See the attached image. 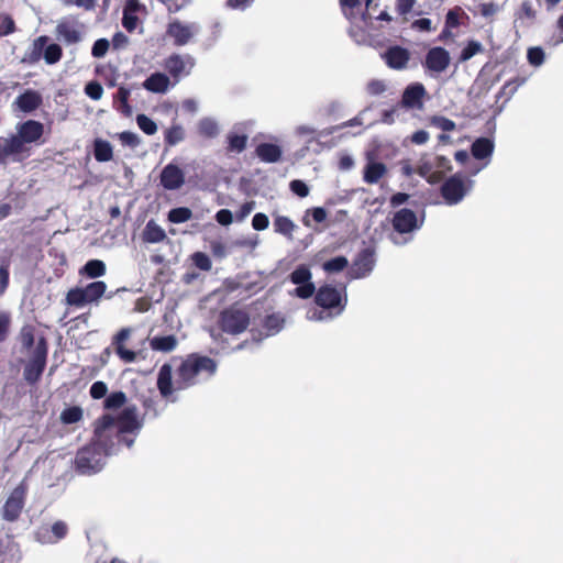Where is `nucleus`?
<instances>
[{
    "mask_svg": "<svg viewBox=\"0 0 563 563\" xmlns=\"http://www.w3.org/2000/svg\"><path fill=\"white\" fill-rule=\"evenodd\" d=\"M142 427L135 406L125 407L117 419L104 415L96 422L93 441L76 455L78 472L90 475L101 471L106 457L114 452V445L123 443L131 448Z\"/></svg>",
    "mask_w": 563,
    "mask_h": 563,
    "instance_id": "f257e3e1",
    "label": "nucleus"
},
{
    "mask_svg": "<svg viewBox=\"0 0 563 563\" xmlns=\"http://www.w3.org/2000/svg\"><path fill=\"white\" fill-rule=\"evenodd\" d=\"M217 371V363L207 356L192 354L177 369L173 380L172 366L164 364L158 372L157 388L163 398L175 401V391L184 390L209 379Z\"/></svg>",
    "mask_w": 563,
    "mask_h": 563,
    "instance_id": "f03ea898",
    "label": "nucleus"
},
{
    "mask_svg": "<svg viewBox=\"0 0 563 563\" xmlns=\"http://www.w3.org/2000/svg\"><path fill=\"white\" fill-rule=\"evenodd\" d=\"M107 290V285L101 282H92L84 287H75L68 290L66 303L76 308H84L87 305L98 303Z\"/></svg>",
    "mask_w": 563,
    "mask_h": 563,
    "instance_id": "7ed1b4c3",
    "label": "nucleus"
},
{
    "mask_svg": "<svg viewBox=\"0 0 563 563\" xmlns=\"http://www.w3.org/2000/svg\"><path fill=\"white\" fill-rule=\"evenodd\" d=\"M200 32L201 25L198 22L179 19L170 20L166 27V36L178 47L194 44Z\"/></svg>",
    "mask_w": 563,
    "mask_h": 563,
    "instance_id": "20e7f679",
    "label": "nucleus"
},
{
    "mask_svg": "<svg viewBox=\"0 0 563 563\" xmlns=\"http://www.w3.org/2000/svg\"><path fill=\"white\" fill-rule=\"evenodd\" d=\"M393 228L396 234L390 235V240L394 244L402 245L410 240L409 238H402L401 235H410L413 231L420 228L416 213L407 208L398 210L393 218Z\"/></svg>",
    "mask_w": 563,
    "mask_h": 563,
    "instance_id": "39448f33",
    "label": "nucleus"
},
{
    "mask_svg": "<svg viewBox=\"0 0 563 563\" xmlns=\"http://www.w3.org/2000/svg\"><path fill=\"white\" fill-rule=\"evenodd\" d=\"M288 278L294 285H297L294 290L289 291L291 297L308 299L314 295L316 286L312 283V273L307 265H298Z\"/></svg>",
    "mask_w": 563,
    "mask_h": 563,
    "instance_id": "423d86ee",
    "label": "nucleus"
},
{
    "mask_svg": "<svg viewBox=\"0 0 563 563\" xmlns=\"http://www.w3.org/2000/svg\"><path fill=\"white\" fill-rule=\"evenodd\" d=\"M316 303L323 309H329L334 314L339 316L345 308L346 296L342 291L331 285L321 286L314 292Z\"/></svg>",
    "mask_w": 563,
    "mask_h": 563,
    "instance_id": "0eeeda50",
    "label": "nucleus"
},
{
    "mask_svg": "<svg viewBox=\"0 0 563 563\" xmlns=\"http://www.w3.org/2000/svg\"><path fill=\"white\" fill-rule=\"evenodd\" d=\"M472 186L473 180L464 179L462 175L455 174L443 183L441 194L445 202L452 206L462 201Z\"/></svg>",
    "mask_w": 563,
    "mask_h": 563,
    "instance_id": "6e6552de",
    "label": "nucleus"
},
{
    "mask_svg": "<svg viewBox=\"0 0 563 563\" xmlns=\"http://www.w3.org/2000/svg\"><path fill=\"white\" fill-rule=\"evenodd\" d=\"M47 344L44 338H41L33 351L31 360L25 365L23 376L29 384H35L42 376L46 365Z\"/></svg>",
    "mask_w": 563,
    "mask_h": 563,
    "instance_id": "1a4fd4ad",
    "label": "nucleus"
},
{
    "mask_svg": "<svg viewBox=\"0 0 563 563\" xmlns=\"http://www.w3.org/2000/svg\"><path fill=\"white\" fill-rule=\"evenodd\" d=\"M85 33V25L75 16L62 18L56 25V37L66 45H74L81 42Z\"/></svg>",
    "mask_w": 563,
    "mask_h": 563,
    "instance_id": "9d476101",
    "label": "nucleus"
},
{
    "mask_svg": "<svg viewBox=\"0 0 563 563\" xmlns=\"http://www.w3.org/2000/svg\"><path fill=\"white\" fill-rule=\"evenodd\" d=\"M27 487L24 482L20 483L9 495L3 507L2 518L5 521H16L24 508Z\"/></svg>",
    "mask_w": 563,
    "mask_h": 563,
    "instance_id": "9b49d317",
    "label": "nucleus"
},
{
    "mask_svg": "<svg viewBox=\"0 0 563 563\" xmlns=\"http://www.w3.org/2000/svg\"><path fill=\"white\" fill-rule=\"evenodd\" d=\"M30 155V147H24L15 134L0 137V164H7L9 159L21 162Z\"/></svg>",
    "mask_w": 563,
    "mask_h": 563,
    "instance_id": "f8f14e48",
    "label": "nucleus"
},
{
    "mask_svg": "<svg viewBox=\"0 0 563 563\" xmlns=\"http://www.w3.org/2000/svg\"><path fill=\"white\" fill-rule=\"evenodd\" d=\"M250 322L249 314L235 308H229L222 311L220 317L221 329L230 334H239L243 332Z\"/></svg>",
    "mask_w": 563,
    "mask_h": 563,
    "instance_id": "ddd939ff",
    "label": "nucleus"
},
{
    "mask_svg": "<svg viewBox=\"0 0 563 563\" xmlns=\"http://www.w3.org/2000/svg\"><path fill=\"white\" fill-rule=\"evenodd\" d=\"M15 135L22 142L24 147H29L32 143H38L44 134L43 123L35 120H27L18 123L15 126Z\"/></svg>",
    "mask_w": 563,
    "mask_h": 563,
    "instance_id": "4468645a",
    "label": "nucleus"
},
{
    "mask_svg": "<svg viewBox=\"0 0 563 563\" xmlns=\"http://www.w3.org/2000/svg\"><path fill=\"white\" fill-rule=\"evenodd\" d=\"M375 266L374 252L369 249L361 251L349 268V276L352 279L366 277Z\"/></svg>",
    "mask_w": 563,
    "mask_h": 563,
    "instance_id": "2eb2a0df",
    "label": "nucleus"
},
{
    "mask_svg": "<svg viewBox=\"0 0 563 563\" xmlns=\"http://www.w3.org/2000/svg\"><path fill=\"white\" fill-rule=\"evenodd\" d=\"M195 64V58L189 54H173L165 60V68L174 78H176V80H178L180 76L189 75Z\"/></svg>",
    "mask_w": 563,
    "mask_h": 563,
    "instance_id": "dca6fc26",
    "label": "nucleus"
},
{
    "mask_svg": "<svg viewBox=\"0 0 563 563\" xmlns=\"http://www.w3.org/2000/svg\"><path fill=\"white\" fill-rule=\"evenodd\" d=\"M495 144L494 141L487 137H479L476 139L472 146H471V153L472 156L478 161H485L482 166H477L475 168H472L470 170L471 175H476L479 173L484 167H486L489 162L490 157L494 153Z\"/></svg>",
    "mask_w": 563,
    "mask_h": 563,
    "instance_id": "f3484780",
    "label": "nucleus"
},
{
    "mask_svg": "<svg viewBox=\"0 0 563 563\" xmlns=\"http://www.w3.org/2000/svg\"><path fill=\"white\" fill-rule=\"evenodd\" d=\"M451 62L449 52L443 47H432L428 51L423 66L432 74H441L446 70Z\"/></svg>",
    "mask_w": 563,
    "mask_h": 563,
    "instance_id": "a211bd4d",
    "label": "nucleus"
},
{
    "mask_svg": "<svg viewBox=\"0 0 563 563\" xmlns=\"http://www.w3.org/2000/svg\"><path fill=\"white\" fill-rule=\"evenodd\" d=\"M380 56L389 68L396 70L405 69L410 60V52L398 45L388 47Z\"/></svg>",
    "mask_w": 563,
    "mask_h": 563,
    "instance_id": "6ab92c4d",
    "label": "nucleus"
},
{
    "mask_svg": "<svg viewBox=\"0 0 563 563\" xmlns=\"http://www.w3.org/2000/svg\"><path fill=\"white\" fill-rule=\"evenodd\" d=\"M146 8L139 0H125L122 25L128 32H133L140 24L139 14L145 13Z\"/></svg>",
    "mask_w": 563,
    "mask_h": 563,
    "instance_id": "aec40b11",
    "label": "nucleus"
},
{
    "mask_svg": "<svg viewBox=\"0 0 563 563\" xmlns=\"http://www.w3.org/2000/svg\"><path fill=\"white\" fill-rule=\"evenodd\" d=\"M185 184V174L180 167L170 163L161 173V185L167 190H177Z\"/></svg>",
    "mask_w": 563,
    "mask_h": 563,
    "instance_id": "412c9836",
    "label": "nucleus"
},
{
    "mask_svg": "<svg viewBox=\"0 0 563 563\" xmlns=\"http://www.w3.org/2000/svg\"><path fill=\"white\" fill-rule=\"evenodd\" d=\"M131 328L121 329L112 340L117 355L125 363H133L136 360V352L124 347V342L130 339Z\"/></svg>",
    "mask_w": 563,
    "mask_h": 563,
    "instance_id": "4be33fe9",
    "label": "nucleus"
},
{
    "mask_svg": "<svg viewBox=\"0 0 563 563\" xmlns=\"http://www.w3.org/2000/svg\"><path fill=\"white\" fill-rule=\"evenodd\" d=\"M424 95L426 89L422 84H411L405 89L401 103L404 107L409 109H420L422 107V99Z\"/></svg>",
    "mask_w": 563,
    "mask_h": 563,
    "instance_id": "5701e85b",
    "label": "nucleus"
},
{
    "mask_svg": "<svg viewBox=\"0 0 563 563\" xmlns=\"http://www.w3.org/2000/svg\"><path fill=\"white\" fill-rule=\"evenodd\" d=\"M14 103L22 112L30 113L41 106L42 97L37 91L29 89L20 95Z\"/></svg>",
    "mask_w": 563,
    "mask_h": 563,
    "instance_id": "b1692460",
    "label": "nucleus"
},
{
    "mask_svg": "<svg viewBox=\"0 0 563 563\" xmlns=\"http://www.w3.org/2000/svg\"><path fill=\"white\" fill-rule=\"evenodd\" d=\"M169 86V77L163 73H154L143 82L144 89L154 93H165Z\"/></svg>",
    "mask_w": 563,
    "mask_h": 563,
    "instance_id": "393cba45",
    "label": "nucleus"
},
{
    "mask_svg": "<svg viewBox=\"0 0 563 563\" xmlns=\"http://www.w3.org/2000/svg\"><path fill=\"white\" fill-rule=\"evenodd\" d=\"M274 231L284 235L287 240H294V231L297 229L296 223L288 217L275 216L273 222Z\"/></svg>",
    "mask_w": 563,
    "mask_h": 563,
    "instance_id": "a878e982",
    "label": "nucleus"
},
{
    "mask_svg": "<svg viewBox=\"0 0 563 563\" xmlns=\"http://www.w3.org/2000/svg\"><path fill=\"white\" fill-rule=\"evenodd\" d=\"M385 164L369 161L364 167L363 179L367 184H376L386 174Z\"/></svg>",
    "mask_w": 563,
    "mask_h": 563,
    "instance_id": "bb28decb",
    "label": "nucleus"
},
{
    "mask_svg": "<svg viewBox=\"0 0 563 563\" xmlns=\"http://www.w3.org/2000/svg\"><path fill=\"white\" fill-rule=\"evenodd\" d=\"M257 156L266 163H276L280 159L282 150L272 143H262L256 147Z\"/></svg>",
    "mask_w": 563,
    "mask_h": 563,
    "instance_id": "cd10ccee",
    "label": "nucleus"
},
{
    "mask_svg": "<svg viewBox=\"0 0 563 563\" xmlns=\"http://www.w3.org/2000/svg\"><path fill=\"white\" fill-rule=\"evenodd\" d=\"M177 343L178 341L175 335L154 336L150 340V346L152 350L164 353L174 351Z\"/></svg>",
    "mask_w": 563,
    "mask_h": 563,
    "instance_id": "c85d7f7f",
    "label": "nucleus"
},
{
    "mask_svg": "<svg viewBox=\"0 0 563 563\" xmlns=\"http://www.w3.org/2000/svg\"><path fill=\"white\" fill-rule=\"evenodd\" d=\"M165 239V231L155 221L150 220L143 231V240L147 243H159Z\"/></svg>",
    "mask_w": 563,
    "mask_h": 563,
    "instance_id": "c756f323",
    "label": "nucleus"
},
{
    "mask_svg": "<svg viewBox=\"0 0 563 563\" xmlns=\"http://www.w3.org/2000/svg\"><path fill=\"white\" fill-rule=\"evenodd\" d=\"M93 154L98 162H109L113 157L112 146L108 141L98 139L93 144Z\"/></svg>",
    "mask_w": 563,
    "mask_h": 563,
    "instance_id": "7c9ffc66",
    "label": "nucleus"
},
{
    "mask_svg": "<svg viewBox=\"0 0 563 563\" xmlns=\"http://www.w3.org/2000/svg\"><path fill=\"white\" fill-rule=\"evenodd\" d=\"M79 274L90 278H98L106 274V265L100 260H90L79 271Z\"/></svg>",
    "mask_w": 563,
    "mask_h": 563,
    "instance_id": "2f4dec72",
    "label": "nucleus"
},
{
    "mask_svg": "<svg viewBox=\"0 0 563 563\" xmlns=\"http://www.w3.org/2000/svg\"><path fill=\"white\" fill-rule=\"evenodd\" d=\"M47 41H48L47 36L43 35V36L37 37L33 42L30 52L26 53L24 60H29L30 63L38 62L41 59L42 55H44V48L47 44Z\"/></svg>",
    "mask_w": 563,
    "mask_h": 563,
    "instance_id": "473e14b6",
    "label": "nucleus"
},
{
    "mask_svg": "<svg viewBox=\"0 0 563 563\" xmlns=\"http://www.w3.org/2000/svg\"><path fill=\"white\" fill-rule=\"evenodd\" d=\"M198 131L207 137H214L219 134L218 122L212 118H203L198 123Z\"/></svg>",
    "mask_w": 563,
    "mask_h": 563,
    "instance_id": "72a5a7b5",
    "label": "nucleus"
},
{
    "mask_svg": "<svg viewBox=\"0 0 563 563\" xmlns=\"http://www.w3.org/2000/svg\"><path fill=\"white\" fill-rule=\"evenodd\" d=\"M463 19H468V16L461 7L449 10L445 16L446 29L457 27Z\"/></svg>",
    "mask_w": 563,
    "mask_h": 563,
    "instance_id": "f704fd0d",
    "label": "nucleus"
},
{
    "mask_svg": "<svg viewBox=\"0 0 563 563\" xmlns=\"http://www.w3.org/2000/svg\"><path fill=\"white\" fill-rule=\"evenodd\" d=\"M284 327V318L280 314H271L264 321L266 335H274Z\"/></svg>",
    "mask_w": 563,
    "mask_h": 563,
    "instance_id": "c9c22d12",
    "label": "nucleus"
},
{
    "mask_svg": "<svg viewBox=\"0 0 563 563\" xmlns=\"http://www.w3.org/2000/svg\"><path fill=\"white\" fill-rule=\"evenodd\" d=\"M309 216L312 217V220L317 223H322L327 220V211L324 208L322 207H314V208H311V209H308L305 213V216L302 217V223L305 227H311V222H310V219H309Z\"/></svg>",
    "mask_w": 563,
    "mask_h": 563,
    "instance_id": "e433bc0d",
    "label": "nucleus"
},
{
    "mask_svg": "<svg viewBox=\"0 0 563 563\" xmlns=\"http://www.w3.org/2000/svg\"><path fill=\"white\" fill-rule=\"evenodd\" d=\"M185 139V131L181 125L174 124L165 132V142L169 146H174Z\"/></svg>",
    "mask_w": 563,
    "mask_h": 563,
    "instance_id": "4c0bfd02",
    "label": "nucleus"
},
{
    "mask_svg": "<svg viewBox=\"0 0 563 563\" xmlns=\"http://www.w3.org/2000/svg\"><path fill=\"white\" fill-rule=\"evenodd\" d=\"M349 261L344 256H336L323 263L322 267L327 273H339L346 268Z\"/></svg>",
    "mask_w": 563,
    "mask_h": 563,
    "instance_id": "58836bf2",
    "label": "nucleus"
},
{
    "mask_svg": "<svg viewBox=\"0 0 563 563\" xmlns=\"http://www.w3.org/2000/svg\"><path fill=\"white\" fill-rule=\"evenodd\" d=\"M192 212L186 207L174 208L168 212V220L173 223H183L190 220Z\"/></svg>",
    "mask_w": 563,
    "mask_h": 563,
    "instance_id": "ea45409f",
    "label": "nucleus"
},
{
    "mask_svg": "<svg viewBox=\"0 0 563 563\" xmlns=\"http://www.w3.org/2000/svg\"><path fill=\"white\" fill-rule=\"evenodd\" d=\"M62 55V47L54 43L45 46L43 57L46 64L53 65L60 60Z\"/></svg>",
    "mask_w": 563,
    "mask_h": 563,
    "instance_id": "a19ab883",
    "label": "nucleus"
},
{
    "mask_svg": "<svg viewBox=\"0 0 563 563\" xmlns=\"http://www.w3.org/2000/svg\"><path fill=\"white\" fill-rule=\"evenodd\" d=\"M82 418V410L79 407H69L63 410L60 419L66 424L78 422Z\"/></svg>",
    "mask_w": 563,
    "mask_h": 563,
    "instance_id": "79ce46f5",
    "label": "nucleus"
},
{
    "mask_svg": "<svg viewBox=\"0 0 563 563\" xmlns=\"http://www.w3.org/2000/svg\"><path fill=\"white\" fill-rule=\"evenodd\" d=\"M336 314H334L329 309H318V308H311L307 311V319L310 321H324V320H331Z\"/></svg>",
    "mask_w": 563,
    "mask_h": 563,
    "instance_id": "37998d69",
    "label": "nucleus"
},
{
    "mask_svg": "<svg viewBox=\"0 0 563 563\" xmlns=\"http://www.w3.org/2000/svg\"><path fill=\"white\" fill-rule=\"evenodd\" d=\"M136 123L139 128L147 135H153L157 131L156 123L145 114H137Z\"/></svg>",
    "mask_w": 563,
    "mask_h": 563,
    "instance_id": "c03bdc74",
    "label": "nucleus"
},
{
    "mask_svg": "<svg viewBox=\"0 0 563 563\" xmlns=\"http://www.w3.org/2000/svg\"><path fill=\"white\" fill-rule=\"evenodd\" d=\"M247 136L230 133L228 135L229 150L241 153L246 146Z\"/></svg>",
    "mask_w": 563,
    "mask_h": 563,
    "instance_id": "a18cd8bd",
    "label": "nucleus"
},
{
    "mask_svg": "<svg viewBox=\"0 0 563 563\" xmlns=\"http://www.w3.org/2000/svg\"><path fill=\"white\" fill-rule=\"evenodd\" d=\"M482 49L483 46L479 42L470 41L461 52L460 62H466L471 59L474 55L482 52Z\"/></svg>",
    "mask_w": 563,
    "mask_h": 563,
    "instance_id": "49530a36",
    "label": "nucleus"
},
{
    "mask_svg": "<svg viewBox=\"0 0 563 563\" xmlns=\"http://www.w3.org/2000/svg\"><path fill=\"white\" fill-rule=\"evenodd\" d=\"M35 539L42 544L56 543V538L52 534V530L47 526L40 527L35 532Z\"/></svg>",
    "mask_w": 563,
    "mask_h": 563,
    "instance_id": "de8ad7c7",
    "label": "nucleus"
},
{
    "mask_svg": "<svg viewBox=\"0 0 563 563\" xmlns=\"http://www.w3.org/2000/svg\"><path fill=\"white\" fill-rule=\"evenodd\" d=\"M118 136L122 145L129 146L131 148H135L141 144L140 136L134 132L124 131L119 133Z\"/></svg>",
    "mask_w": 563,
    "mask_h": 563,
    "instance_id": "09e8293b",
    "label": "nucleus"
},
{
    "mask_svg": "<svg viewBox=\"0 0 563 563\" xmlns=\"http://www.w3.org/2000/svg\"><path fill=\"white\" fill-rule=\"evenodd\" d=\"M126 400L125 394L122 391H117L109 395L104 400V406L108 409H117L124 405Z\"/></svg>",
    "mask_w": 563,
    "mask_h": 563,
    "instance_id": "8fccbe9b",
    "label": "nucleus"
},
{
    "mask_svg": "<svg viewBox=\"0 0 563 563\" xmlns=\"http://www.w3.org/2000/svg\"><path fill=\"white\" fill-rule=\"evenodd\" d=\"M431 124L444 132L453 131L456 128L454 121L441 115L433 117L431 119Z\"/></svg>",
    "mask_w": 563,
    "mask_h": 563,
    "instance_id": "3c124183",
    "label": "nucleus"
},
{
    "mask_svg": "<svg viewBox=\"0 0 563 563\" xmlns=\"http://www.w3.org/2000/svg\"><path fill=\"white\" fill-rule=\"evenodd\" d=\"M20 341L25 349H31L34 344V329L32 325H24L20 332Z\"/></svg>",
    "mask_w": 563,
    "mask_h": 563,
    "instance_id": "603ef678",
    "label": "nucleus"
},
{
    "mask_svg": "<svg viewBox=\"0 0 563 563\" xmlns=\"http://www.w3.org/2000/svg\"><path fill=\"white\" fill-rule=\"evenodd\" d=\"M110 47V42L107 38L97 40L91 48V55L96 58L103 57Z\"/></svg>",
    "mask_w": 563,
    "mask_h": 563,
    "instance_id": "864d4df0",
    "label": "nucleus"
},
{
    "mask_svg": "<svg viewBox=\"0 0 563 563\" xmlns=\"http://www.w3.org/2000/svg\"><path fill=\"white\" fill-rule=\"evenodd\" d=\"M15 30V24L13 19L7 14H0V35H9L13 33Z\"/></svg>",
    "mask_w": 563,
    "mask_h": 563,
    "instance_id": "5fc2aeb1",
    "label": "nucleus"
},
{
    "mask_svg": "<svg viewBox=\"0 0 563 563\" xmlns=\"http://www.w3.org/2000/svg\"><path fill=\"white\" fill-rule=\"evenodd\" d=\"M194 264L201 271H210L211 269V261L208 255L202 252H196L192 255Z\"/></svg>",
    "mask_w": 563,
    "mask_h": 563,
    "instance_id": "6e6d98bb",
    "label": "nucleus"
},
{
    "mask_svg": "<svg viewBox=\"0 0 563 563\" xmlns=\"http://www.w3.org/2000/svg\"><path fill=\"white\" fill-rule=\"evenodd\" d=\"M85 92L92 100H99L102 97L103 88L99 82L90 81L86 85Z\"/></svg>",
    "mask_w": 563,
    "mask_h": 563,
    "instance_id": "4d7b16f0",
    "label": "nucleus"
},
{
    "mask_svg": "<svg viewBox=\"0 0 563 563\" xmlns=\"http://www.w3.org/2000/svg\"><path fill=\"white\" fill-rule=\"evenodd\" d=\"M528 60L533 66H540L544 62V52L540 47H531L528 51Z\"/></svg>",
    "mask_w": 563,
    "mask_h": 563,
    "instance_id": "13d9d810",
    "label": "nucleus"
},
{
    "mask_svg": "<svg viewBox=\"0 0 563 563\" xmlns=\"http://www.w3.org/2000/svg\"><path fill=\"white\" fill-rule=\"evenodd\" d=\"M130 97V90L125 87H120L117 91V101L121 103V111L123 113H130V106L128 104V99Z\"/></svg>",
    "mask_w": 563,
    "mask_h": 563,
    "instance_id": "bf43d9fd",
    "label": "nucleus"
},
{
    "mask_svg": "<svg viewBox=\"0 0 563 563\" xmlns=\"http://www.w3.org/2000/svg\"><path fill=\"white\" fill-rule=\"evenodd\" d=\"M9 285V262L3 261L0 265V296L4 294Z\"/></svg>",
    "mask_w": 563,
    "mask_h": 563,
    "instance_id": "052dcab7",
    "label": "nucleus"
},
{
    "mask_svg": "<svg viewBox=\"0 0 563 563\" xmlns=\"http://www.w3.org/2000/svg\"><path fill=\"white\" fill-rule=\"evenodd\" d=\"M269 220L265 213H255L252 219V227L256 231H263L268 228Z\"/></svg>",
    "mask_w": 563,
    "mask_h": 563,
    "instance_id": "680f3d73",
    "label": "nucleus"
},
{
    "mask_svg": "<svg viewBox=\"0 0 563 563\" xmlns=\"http://www.w3.org/2000/svg\"><path fill=\"white\" fill-rule=\"evenodd\" d=\"M107 391H108V387L101 380L95 382L91 385V387H90V396L93 399H101V398H103L107 395Z\"/></svg>",
    "mask_w": 563,
    "mask_h": 563,
    "instance_id": "e2e57ef3",
    "label": "nucleus"
},
{
    "mask_svg": "<svg viewBox=\"0 0 563 563\" xmlns=\"http://www.w3.org/2000/svg\"><path fill=\"white\" fill-rule=\"evenodd\" d=\"M289 186L290 190L300 198H305L309 195V188L302 180H292Z\"/></svg>",
    "mask_w": 563,
    "mask_h": 563,
    "instance_id": "0e129e2a",
    "label": "nucleus"
},
{
    "mask_svg": "<svg viewBox=\"0 0 563 563\" xmlns=\"http://www.w3.org/2000/svg\"><path fill=\"white\" fill-rule=\"evenodd\" d=\"M432 172V164L427 155H423L417 165V173L422 177H428Z\"/></svg>",
    "mask_w": 563,
    "mask_h": 563,
    "instance_id": "69168bd1",
    "label": "nucleus"
},
{
    "mask_svg": "<svg viewBox=\"0 0 563 563\" xmlns=\"http://www.w3.org/2000/svg\"><path fill=\"white\" fill-rule=\"evenodd\" d=\"M367 92L372 96H377L386 90V85L383 80L374 79L367 84Z\"/></svg>",
    "mask_w": 563,
    "mask_h": 563,
    "instance_id": "338daca9",
    "label": "nucleus"
},
{
    "mask_svg": "<svg viewBox=\"0 0 563 563\" xmlns=\"http://www.w3.org/2000/svg\"><path fill=\"white\" fill-rule=\"evenodd\" d=\"M498 11V5L489 2V3H481L478 5L477 12L484 18H490L495 15Z\"/></svg>",
    "mask_w": 563,
    "mask_h": 563,
    "instance_id": "774afa93",
    "label": "nucleus"
}]
</instances>
